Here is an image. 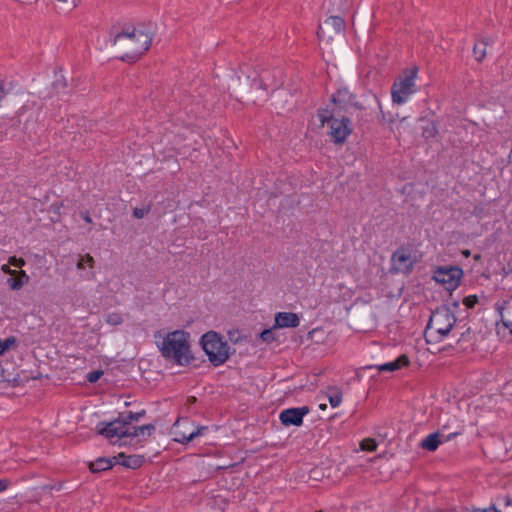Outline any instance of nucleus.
I'll return each instance as SVG.
<instances>
[{
  "instance_id": "nucleus-1",
  "label": "nucleus",
  "mask_w": 512,
  "mask_h": 512,
  "mask_svg": "<svg viewBox=\"0 0 512 512\" xmlns=\"http://www.w3.org/2000/svg\"><path fill=\"white\" fill-rule=\"evenodd\" d=\"M152 42V34L143 28L125 30L115 36L113 44L122 52V60L134 61L146 52Z\"/></svg>"
},
{
  "instance_id": "nucleus-2",
  "label": "nucleus",
  "mask_w": 512,
  "mask_h": 512,
  "mask_svg": "<svg viewBox=\"0 0 512 512\" xmlns=\"http://www.w3.org/2000/svg\"><path fill=\"white\" fill-rule=\"evenodd\" d=\"M190 335L183 330H175L162 337L157 345L163 357L173 360L179 365H186L192 360Z\"/></svg>"
},
{
  "instance_id": "nucleus-3",
  "label": "nucleus",
  "mask_w": 512,
  "mask_h": 512,
  "mask_svg": "<svg viewBox=\"0 0 512 512\" xmlns=\"http://www.w3.org/2000/svg\"><path fill=\"white\" fill-rule=\"evenodd\" d=\"M456 317L451 307L441 306L437 308L430 316L427 325V335L431 339L441 341L452 328L456 325Z\"/></svg>"
},
{
  "instance_id": "nucleus-4",
  "label": "nucleus",
  "mask_w": 512,
  "mask_h": 512,
  "mask_svg": "<svg viewBox=\"0 0 512 512\" xmlns=\"http://www.w3.org/2000/svg\"><path fill=\"white\" fill-rule=\"evenodd\" d=\"M145 415V411L122 413L119 417L108 423H100L97 426L98 434L112 442L122 438L123 435L131 433V423L139 421Z\"/></svg>"
},
{
  "instance_id": "nucleus-5",
  "label": "nucleus",
  "mask_w": 512,
  "mask_h": 512,
  "mask_svg": "<svg viewBox=\"0 0 512 512\" xmlns=\"http://www.w3.org/2000/svg\"><path fill=\"white\" fill-rule=\"evenodd\" d=\"M203 349L208 359L215 366L222 365L230 355V347L218 333L210 331L202 336Z\"/></svg>"
},
{
  "instance_id": "nucleus-6",
  "label": "nucleus",
  "mask_w": 512,
  "mask_h": 512,
  "mask_svg": "<svg viewBox=\"0 0 512 512\" xmlns=\"http://www.w3.org/2000/svg\"><path fill=\"white\" fill-rule=\"evenodd\" d=\"M417 77V69L407 70L393 84L391 88L392 100L396 104H404L410 96L415 92V80Z\"/></svg>"
},
{
  "instance_id": "nucleus-7",
  "label": "nucleus",
  "mask_w": 512,
  "mask_h": 512,
  "mask_svg": "<svg viewBox=\"0 0 512 512\" xmlns=\"http://www.w3.org/2000/svg\"><path fill=\"white\" fill-rule=\"evenodd\" d=\"M318 117L322 125L325 123L330 124V136L333 142L342 143L347 136L351 133L349 127L350 121L347 118H333L328 111L323 110L318 113Z\"/></svg>"
},
{
  "instance_id": "nucleus-8",
  "label": "nucleus",
  "mask_w": 512,
  "mask_h": 512,
  "mask_svg": "<svg viewBox=\"0 0 512 512\" xmlns=\"http://www.w3.org/2000/svg\"><path fill=\"white\" fill-rule=\"evenodd\" d=\"M207 430V427H194L193 424L187 419L177 420L172 428V434L174 435V440L176 442L185 444L196 437L203 435Z\"/></svg>"
},
{
  "instance_id": "nucleus-9",
  "label": "nucleus",
  "mask_w": 512,
  "mask_h": 512,
  "mask_svg": "<svg viewBox=\"0 0 512 512\" xmlns=\"http://www.w3.org/2000/svg\"><path fill=\"white\" fill-rule=\"evenodd\" d=\"M462 270L455 266L439 267L434 272V280L445 285L447 290H454L458 287L462 277Z\"/></svg>"
},
{
  "instance_id": "nucleus-10",
  "label": "nucleus",
  "mask_w": 512,
  "mask_h": 512,
  "mask_svg": "<svg viewBox=\"0 0 512 512\" xmlns=\"http://www.w3.org/2000/svg\"><path fill=\"white\" fill-rule=\"evenodd\" d=\"M344 29V20L339 16L328 17L318 29V38L322 41H330L334 35H339Z\"/></svg>"
},
{
  "instance_id": "nucleus-11",
  "label": "nucleus",
  "mask_w": 512,
  "mask_h": 512,
  "mask_svg": "<svg viewBox=\"0 0 512 512\" xmlns=\"http://www.w3.org/2000/svg\"><path fill=\"white\" fill-rule=\"evenodd\" d=\"M391 261L392 269L398 273H408L415 263L411 253L404 249L394 252Z\"/></svg>"
},
{
  "instance_id": "nucleus-12",
  "label": "nucleus",
  "mask_w": 512,
  "mask_h": 512,
  "mask_svg": "<svg viewBox=\"0 0 512 512\" xmlns=\"http://www.w3.org/2000/svg\"><path fill=\"white\" fill-rule=\"evenodd\" d=\"M309 413V408L306 406L298 407V408H289L283 410L279 419L285 426H300L303 422V417Z\"/></svg>"
},
{
  "instance_id": "nucleus-13",
  "label": "nucleus",
  "mask_w": 512,
  "mask_h": 512,
  "mask_svg": "<svg viewBox=\"0 0 512 512\" xmlns=\"http://www.w3.org/2000/svg\"><path fill=\"white\" fill-rule=\"evenodd\" d=\"M94 258L89 255H79L76 268L81 271L80 278L83 280H92L95 277Z\"/></svg>"
},
{
  "instance_id": "nucleus-14",
  "label": "nucleus",
  "mask_w": 512,
  "mask_h": 512,
  "mask_svg": "<svg viewBox=\"0 0 512 512\" xmlns=\"http://www.w3.org/2000/svg\"><path fill=\"white\" fill-rule=\"evenodd\" d=\"M333 102L344 109H348L349 107L361 108L355 96L347 88L338 89L333 95Z\"/></svg>"
},
{
  "instance_id": "nucleus-15",
  "label": "nucleus",
  "mask_w": 512,
  "mask_h": 512,
  "mask_svg": "<svg viewBox=\"0 0 512 512\" xmlns=\"http://www.w3.org/2000/svg\"><path fill=\"white\" fill-rule=\"evenodd\" d=\"M458 434L460 433L455 432L447 437H444L439 432L431 433L421 440L420 447L427 451H435L441 443L450 440L453 436Z\"/></svg>"
},
{
  "instance_id": "nucleus-16",
  "label": "nucleus",
  "mask_w": 512,
  "mask_h": 512,
  "mask_svg": "<svg viewBox=\"0 0 512 512\" xmlns=\"http://www.w3.org/2000/svg\"><path fill=\"white\" fill-rule=\"evenodd\" d=\"M300 323V319L295 313L291 312H279L275 316V327L276 328H294Z\"/></svg>"
},
{
  "instance_id": "nucleus-17",
  "label": "nucleus",
  "mask_w": 512,
  "mask_h": 512,
  "mask_svg": "<svg viewBox=\"0 0 512 512\" xmlns=\"http://www.w3.org/2000/svg\"><path fill=\"white\" fill-rule=\"evenodd\" d=\"M114 459H116L120 465L131 469L141 467L145 461L142 455H125L124 453H119Z\"/></svg>"
},
{
  "instance_id": "nucleus-18",
  "label": "nucleus",
  "mask_w": 512,
  "mask_h": 512,
  "mask_svg": "<svg viewBox=\"0 0 512 512\" xmlns=\"http://www.w3.org/2000/svg\"><path fill=\"white\" fill-rule=\"evenodd\" d=\"M409 364V359L406 355H400L397 359L380 365H375L373 368L377 369L379 372H394L399 370L402 367H405Z\"/></svg>"
},
{
  "instance_id": "nucleus-19",
  "label": "nucleus",
  "mask_w": 512,
  "mask_h": 512,
  "mask_svg": "<svg viewBox=\"0 0 512 512\" xmlns=\"http://www.w3.org/2000/svg\"><path fill=\"white\" fill-rule=\"evenodd\" d=\"M29 282V276L26 274L25 271L21 270L20 272L16 271V275L11 276L7 283L9 287L12 290H19L21 289L25 284Z\"/></svg>"
},
{
  "instance_id": "nucleus-20",
  "label": "nucleus",
  "mask_w": 512,
  "mask_h": 512,
  "mask_svg": "<svg viewBox=\"0 0 512 512\" xmlns=\"http://www.w3.org/2000/svg\"><path fill=\"white\" fill-rule=\"evenodd\" d=\"M155 430V426L152 424H147L143 426H131V433L125 434L123 437H141L147 434L148 436Z\"/></svg>"
},
{
  "instance_id": "nucleus-21",
  "label": "nucleus",
  "mask_w": 512,
  "mask_h": 512,
  "mask_svg": "<svg viewBox=\"0 0 512 512\" xmlns=\"http://www.w3.org/2000/svg\"><path fill=\"white\" fill-rule=\"evenodd\" d=\"M252 86L267 90L272 86L271 75L268 71H262L258 78L252 79Z\"/></svg>"
},
{
  "instance_id": "nucleus-22",
  "label": "nucleus",
  "mask_w": 512,
  "mask_h": 512,
  "mask_svg": "<svg viewBox=\"0 0 512 512\" xmlns=\"http://www.w3.org/2000/svg\"><path fill=\"white\" fill-rule=\"evenodd\" d=\"M112 461L106 458H99L94 462H91L89 465L90 470L93 473L101 472L108 470L112 467Z\"/></svg>"
},
{
  "instance_id": "nucleus-23",
  "label": "nucleus",
  "mask_w": 512,
  "mask_h": 512,
  "mask_svg": "<svg viewBox=\"0 0 512 512\" xmlns=\"http://www.w3.org/2000/svg\"><path fill=\"white\" fill-rule=\"evenodd\" d=\"M487 41L482 40L474 45L473 53L477 61H482L486 55Z\"/></svg>"
},
{
  "instance_id": "nucleus-24",
  "label": "nucleus",
  "mask_w": 512,
  "mask_h": 512,
  "mask_svg": "<svg viewBox=\"0 0 512 512\" xmlns=\"http://www.w3.org/2000/svg\"><path fill=\"white\" fill-rule=\"evenodd\" d=\"M105 322L112 326H118L123 323L124 318L120 313L110 312L105 315Z\"/></svg>"
},
{
  "instance_id": "nucleus-25",
  "label": "nucleus",
  "mask_w": 512,
  "mask_h": 512,
  "mask_svg": "<svg viewBox=\"0 0 512 512\" xmlns=\"http://www.w3.org/2000/svg\"><path fill=\"white\" fill-rule=\"evenodd\" d=\"M361 449L364 451L372 452L375 451L377 448V443L372 438H366L361 441Z\"/></svg>"
},
{
  "instance_id": "nucleus-26",
  "label": "nucleus",
  "mask_w": 512,
  "mask_h": 512,
  "mask_svg": "<svg viewBox=\"0 0 512 512\" xmlns=\"http://www.w3.org/2000/svg\"><path fill=\"white\" fill-rule=\"evenodd\" d=\"M329 403L333 408H336L340 405L342 401V395L339 391L334 390L332 393L328 395Z\"/></svg>"
},
{
  "instance_id": "nucleus-27",
  "label": "nucleus",
  "mask_w": 512,
  "mask_h": 512,
  "mask_svg": "<svg viewBox=\"0 0 512 512\" xmlns=\"http://www.w3.org/2000/svg\"><path fill=\"white\" fill-rule=\"evenodd\" d=\"M260 338L264 342H267V343L272 342L275 339L274 329H266V330H264L263 332L260 333Z\"/></svg>"
},
{
  "instance_id": "nucleus-28",
  "label": "nucleus",
  "mask_w": 512,
  "mask_h": 512,
  "mask_svg": "<svg viewBox=\"0 0 512 512\" xmlns=\"http://www.w3.org/2000/svg\"><path fill=\"white\" fill-rule=\"evenodd\" d=\"M11 90V83L4 79H0V101L3 96Z\"/></svg>"
},
{
  "instance_id": "nucleus-29",
  "label": "nucleus",
  "mask_w": 512,
  "mask_h": 512,
  "mask_svg": "<svg viewBox=\"0 0 512 512\" xmlns=\"http://www.w3.org/2000/svg\"><path fill=\"white\" fill-rule=\"evenodd\" d=\"M478 298L475 295H470L464 298L463 303L468 308H473L475 304L477 303Z\"/></svg>"
},
{
  "instance_id": "nucleus-30",
  "label": "nucleus",
  "mask_w": 512,
  "mask_h": 512,
  "mask_svg": "<svg viewBox=\"0 0 512 512\" xmlns=\"http://www.w3.org/2000/svg\"><path fill=\"white\" fill-rule=\"evenodd\" d=\"M147 213H148L147 208H135L133 210L134 217H136L138 219L143 218Z\"/></svg>"
},
{
  "instance_id": "nucleus-31",
  "label": "nucleus",
  "mask_w": 512,
  "mask_h": 512,
  "mask_svg": "<svg viewBox=\"0 0 512 512\" xmlns=\"http://www.w3.org/2000/svg\"><path fill=\"white\" fill-rule=\"evenodd\" d=\"M102 375V372L101 371H95L93 373H90L88 375V380L93 383V382H96Z\"/></svg>"
},
{
  "instance_id": "nucleus-32",
  "label": "nucleus",
  "mask_w": 512,
  "mask_h": 512,
  "mask_svg": "<svg viewBox=\"0 0 512 512\" xmlns=\"http://www.w3.org/2000/svg\"><path fill=\"white\" fill-rule=\"evenodd\" d=\"M501 321L503 323V325L506 327V328H509L510 329V332L512 334V320L511 319H508L506 318V316L504 314L501 315Z\"/></svg>"
},
{
  "instance_id": "nucleus-33",
  "label": "nucleus",
  "mask_w": 512,
  "mask_h": 512,
  "mask_svg": "<svg viewBox=\"0 0 512 512\" xmlns=\"http://www.w3.org/2000/svg\"><path fill=\"white\" fill-rule=\"evenodd\" d=\"M9 263L13 266H16V267H22L24 265V260L23 259H17L15 257H12L9 261Z\"/></svg>"
},
{
  "instance_id": "nucleus-34",
  "label": "nucleus",
  "mask_w": 512,
  "mask_h": 512,
  "mask_svg": "<svg viewBox=\"0 0 512 512\" xmlns=\"http://www.w3.org/2000/svg\"><path fill=\"white\" fill-rule=\"evenodd\" d=\"M435 127L431 125L430 127L425 128L423 134L425 137H432L435 134Z\"/></svg>"
},
{
  "instance_id": "nucleus-35",
  "label": "nucleus",
  "mask_w": 512,
  "mask_h": 512,
  "mask_svg": "<svg viewBox=\"0 0 512 512\" xmlns=\"http://www.w3.org/2000/svg\"><path fill=\"white\" fill-rule=\"evenodd\" d=\"M473 512H501V511L497 510L495 506H490V507L484 508V509H474Z\"/></svg>"
},
{
  "instance_id": "nucleus-36",
  "label": "nucleus",
  "mask_w": 512,
  "mask_h": 512,
  "mask_svg": "<svg viewBox=\"0 0 512 512\" xmlns=\"http://www.w3.org/2000/svg\"><path fill=\"white\" fill-rule=\"evenodd\" d=\"M2 271L7 273V274H10L11 276L16 275V271L15 270H11L8 265H3L2 266Z\"/></svg>"
},
{
  "instance_id": "nucleus-37",
  "label": "nucleus",
  "mask_w": 512,
  "mask_h": 512,
  "mask_svg": "<svg viewBox=\"0 0 512 512\" xmlns=\"http://www.w3.org/2000/svg\"><path fill=\"white\" fill-rule=\"evenodd\" d=\"M7 481L6 480H0V492L5 490L7 488Z\"/></svg>"
},
{
  "instance_id": "nucleus-38",
  "label": "nucleus",
  "mask_w": 512,
  "mask_h": 512,
  "mask_svg": "<svg viewBox=\"0 0 512 512\" xmlns=\"http://www.w3.org/2000/svg\"><path fill=\"white\" fill-rule=\"evenodd\" d=\"M463 255L466 257L470 256V251L469 250L463 251Z\"/></svg>"
},
{
  "instance_id": "nucleus-39",
  "label": "nucleus",
  "mask_w": 512,
  "mask_h": 512,
  "mask_svg": "<svg viewBox=\"0 0 512 512\" xmlns=\"http://www.w3.org/2000/svg\"><path fill=\"white\" fill-rule=\"evenodd\" d=\"M452 306L454 309H457L459 307V304H458V302H453Z\"/></svg>"
},
{
  "instance_id": "nucleus-40",
  "label": "nucleus",
  "mask_w": 512,
  "mask_h": 512,
  "mask_svg": "<svg viewBox=\"0 0 512 512\" xmlns=\"http://www.w3.org/2000/svg\"><path fill=\"white\" fill-rule=\"evenodd\" d=\"M319 408H320L321 410H325V409H326V404H320V405H319Z\"/></svg>"
},
{
  "instance_id": "nucleus-41",
  "label": "nucleus",
  "mask_w": 512,
  "mask_h": 512,
  "mask_svg": "<svg viewBox=\"0 0 512 512\" xmlns=\"http://www.w3.org/2000/svg\"><path fill=\"white\" fill-rule=\"evenodd\" d=\"M84 219H85V221H86V222H91V219H90V217H89L88 215H86V216L84 217Z\"/></svg>"
},
{
  "instance_id": "nucleus-42",
  "label": "nucleus",
  "mask_w": 512,
  "mask_h": 512,
  "mask_svg": "<svg viewBox=\"0 0 512 512\" xmlns=\"http://www.w3.org/2000/svg\"><path fill=\"white\" fill-rule=\"evenodd\" d=\"M506 504H507V506H512V500L511 499L507 500Z\"/></svg>"
},
{
  "instance_id": "nucleus-43",
  "label": "nucleus",
  "mask_w": 512,
  "mask_h": 512,
  "mask_svg": "<svg viewBox=\"0 0 512 512\" xmlns=\"http://www.w3.org/2000/svg\"><path fill=\"white\" fill-rule=\"evenodd\" d=\"M230 340H233V341H235V342H237V341H238V339H237V338H236V339H234V338H233V335H232L231 333H230Z\"/></svg>"
},
{
  "instance_id": "nucleus-44",
  "label": "nucleus",
  "mask_w": 512,
  "mask_h": 512,
  "mask_svg": "<svg viewBox=\"0 0 512 512\" xmlns=\"http://www.w3.org/2000/svg\"><path fill=\"white\" fill-rule=\"evenodd\" d=\"M26 108V106H22L21 108V114L23 113V110Z\"/></svg>"
},
{
  "instance_id": "nucleus-45",
  "label": "nucleus",
  "mask_w": 512,
  "mask_h": 512,
  "mask_svg": "<svg viewBox=\"0 0 512 512\" xmlns=\"http://www.w3.org/2000/svg\"><path fill=\"white\" fill-rule=\"evenodd\" d=\"M316 512H323V511H322V510H318V511H316Z\"/></svg>"
}]
</instances>
